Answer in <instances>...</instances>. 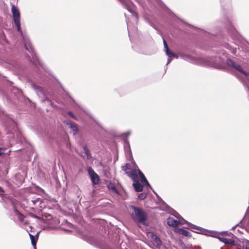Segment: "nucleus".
Instances as JSON below:
<instances>
[{
	"mask_svg": "<svg viewBox=\"0 0 249 249\" xmlns=\"http://www.w3.org/2000/svg\"><path fill=\"white\" fill-rule=\"evenodd\" d=\"M166 223L168 226L175 228V231L177 233H190L185 229H188L195 233H231L227 231L220 232L210 231L192 224L184 219H182V221L178 220L173 217H169L167 219Z\"/></svg>",
	"mask_w": 249,
	"mask_h": 249,
	"instance_id": "obj_1",
	"label": "nucleus"
},
{
	"mask_svg": "<svg viewBox=\"0 0 249 249\" xmlns=\"http://www.w3.org/2000/svg\"><path fill=\"white\" fill-rule=\"evenodd\" d=\"M14 22L15 26L17 28V31L20 33L21 36H22L25 49L27 50L32 55V59L30 61L35 66H36V68L37 69V73L40 78L42 79V81L45 80V78L44 77L45 73L44 72L46 71V67L39 60L36 53L34 49L31 45L29 38L23 34L20 27V20H17L16 19V21H15Z\"/></svg>",
	"mask_w": 249,
	"mask_h": 249,
	"instance_id": "obj_2",
	"label": "nucleus"
},
{
	"mask_svg": "<svg viewBox=\"0 0 249 249\" xmlns=\"http://www.w3.org/2000/svg\"><path fill=\"white\" fill-rule=\"evenodd\" d=\"M5 112L3 110L1 107H0V118L3 119V123L5 126V130L7 134H13L14 132L17 133V137H19V140L22 141V135L19 131L16 132L17 124L14 120L11 118L10 115L5 114Z\"/></svg>",
	"mask_w": 249,
	"mask_h": 249,
	"instance_id": "obj_3",
	"label": "nucleus"
},
{
	"mask_svg": "<svg viewBox=\"0 0 249 249\" xmlns=\"http://www.w3.org/2000/svg\"><path fill=\"white\" fill-rule=\"evenodd\" d=\"M228 6H229V10L227 13H225V15L223 18V22L226 27L227 32L231 39L233 40H238L240 37V36L232 25L231 21L232 16L231 13V0L229 1Z\"/></svg>",
	"mask_w": 249,
	"mask_h": 249,
	"instance_id": "obj_4",
	"label": "nucleus"
},
{
	"mask_svg": "<svg viewBox=\"0 0 249 249\" xmlns=\"http://www.w3.org/2000/svg\"><path fill=\"white\" fill-rule=\"evenodd\" d=\"M205 65L218 69L225 70V60L218 54L211 56L204 59Z\"/></svg>",
	"mask_w": 249,
	"mask_h": 249,
	"instance_id": "obj_5",
	"label": "nucleus"
},
{
	"mask_svg": "<svg viewBox=\"0 0 249 249\" xmlns=\"http://www.w3.org/2000/svg\"><path fill=\"white\" fill-rule=\"evenodd\" d=\"M129 208L133 211L131 216L135 221L143 225H147L146 222L147 219V213L145 211L133 205L129 206Z\"/></svg>",
	"mask_w": 249,
	"mask_h": 249,
	"instance_id": "obj_6",
	"label": "nucleus"
},
{
	"mask_svg": "<svg viewBox=\"0 0 249 249\" xmlns=\"http://www.w3.org/2000/svg\"><path fill=\"white\" fill-rule=\"evenodd\" d=\"M31 84L32 87L36 91V95L39 98H42L41 99L42 102H44L47 101L50 104L52 105V102L48 98V96L51 94V91L45 89L41 86L37 85L33 81L31 82Z\"/></svg>",
	"mask_w": 249,
	"mask_h": 249,
	"instance_id": "obj_7",
	"label": "nucleus"
},
{
	"mask_svg": "<svg viewBox=\"0 0 249 249\" xmlns=\"http://www.w3.org/2000/svg\"><path fill=\"white\" fill-rule=\"evenodd\" d=\"M226 63L229 67L240 72L245 76H248L249 75V72L244 71L239 63L235 62L231 58H227L226 61Z\"/></svg>",
	"mask_w": 249,
	"mask_h": 249,
	"instance_id": "obj_8",
	"label": "nucleus"
},
{
	"mask_svg": "<svg viewBox=\"0 0 249 249\" xmlns=\"http://www.w3.org/2000/svg\"><path fill=\"white\" fill-rule=\"evenodd\" d=\"M27 201L30 206L32 205L31 204V203H32L33 205L38 206L40 208H42L45 206L43 205L44 202L43 199L39 197L37 195L33 197L28 198Z\"/></svg>",
	"mask_w": 249,
	"mask_h": 249,
	"instance_id": "obj_9",
	"label": "nucleus"
},
{
	"mask_svg": "<svg viewBox=\"0 0 249 249\" xmlns=\"http://www.w3.org/2000/svg\"><path fill=\"white\" fill-rule=\"evenodd\" d=\"M213 237L218 239L220 241L223 242L225 244H229L234 246L238 245V239L235 237H232L231 238H225L218 236L217 234L212 235Z\"/></svg>",
	"mask_w": 249,
	"mask_h": 249,
	"instance_id": "obj_10",
	"label": "nucleus"
},
{
	"mask_svg": "<svg viewBox=\"0 0 249 249\" xmlns=\"http://www.w3.org/2000/svg\"><path fill=\"white\" fill-rule=\"evenodd\" d=\"M162 37V39H163V45H164V47L165 50L166 54L169 57L167 63L166 64V65H167L169 63H170L172 61V59L171 58V57L178 58V56L177 54L174 53L170 50V49L168 47V46L166 41L165 40V39H164V38L163 36Z\"/></svg>",
	"mask_w": 249,
	"mask_h": 249,
	"instance_id": "obj_11",
	"label": "nucleus"
},
{
	"mask_svg": "<svg viewBox=\"0 0 249 249\" xmlns=\"http://www.w3.org/2000/svg\"><path fill=\"white\" fill-rule=\"evenodd\" d=\"M130 13H131L137 20L138 19V15L131 9L130 5H134L131 0H118Z\"/></svg>",
	"mask_w": 249,
	"mask_h": 249,
	"instance_id": "obj_12",
	"label": "nucleus"
},
{
	"mask_svg": "<svg viewBox=\"0 0 249 249\" xmlns=\"http://www.w3.org/2000/svg\"><path fill=\"white\" fill-rule=\"evenodd\" d=\"M121 168L122 170L131 178L134 177V175H137L138 169H131L130 167V164L128 163H125L124 165L122 166Z\"/></svg>",
	"mask_w": 249,
	"mask_h": 249,
	"instance_id": "obj_13",
	"label": "nucleus"
},
{
	"mask_svg": "<svg viewBox=\"0 0 249 249\" xmlns=\"http://www.w3.org/2000/svg\"><path fill=\"white\" fill-rule=\"evenodd\" d=\"M134 183L133 186L136 192H140L143 190V186L139 182V178L138 175H135L134 177L131 178Z\"/></svg>",
	"mask_w": 249,
	"mask_h": 249,
	"instance_id": "obj_14",
	"label": "nucleus"
},
{
	"mask_svg": "<svg viewBox=\"0 0 249 249\" xmlns=\"http://www.w3.org/2000/svg\"><path fill=\"white\" fill-rule=\"evenodd\" d=\"M88 173L90 177L92 183L93 184H97L99 181V178L97 174L90 167L88 168Z\"/></svg>",
	"mask_w": 249,
	"mask_h": 249,
	"instance_id": "obj_15",
	"label": "nucleus"
},
{
	"mask_svg": "<svg viewBox=\"0 0 249 249\" xmlns=\"http://www.w3.org/2000/svg\"><path fill=\"white\" fill-rule=\"evenodd\" d=\"M163 202L165 205V208L163 209L164 211H168L172 215L175 216L178 219V220L182 221V219L183 218L179 213H178L175 210L173 209L172 208L169 207L165 202L163 201Z\"/></svg>",
	"mask_w": 249,
	"mask_h": 249,
	"instance_id": "obj_16",
	"label": "nucleus"
},
{
	"mask_svg": "<svg viewBox=\"0 0 249 249\" xmlns=\"http://www.w3.org/2000/svg\"><path fill=\"white\" fill-rule=\"evenodd\" d=\"M64 123L68 125L69 127L72 130L73 135H75L78 133L79 129L77 124L76 123L72 122L70 120H66L64 121Z\"/></svg>",
	"mask_w": 249,
	"mask_h": 249,
	"instance_id": "obj_17",
	"label": "nucleus"
},
{
	"mask_svg": "<svg viewBox=\"0 0 249 249\" xmlns=\"http://www.w3.org/2000/svg\"><path fill=\"white\" fill-rule=\"evenodd\" d=\"M11 12L13 16V20L14 22L16 19L17 20H20V13L18 8L13 4H11Z\"/></svg>",
	"mask_w": 249,
	"mask_h": 249,
	"instance_id": "obj_18",
	"label": "nucleus"
},
{
	"mask_svg": "<svg viewBox=\"0 0 249 249\" xmlns=\"http://www.w3.org/2000/svg\"><path fill=\"white\" fill-rule=\"evenodd\" d=\"M74 228V226L71 223L66 221L64 223L62 224L61 229L65 231L71 232L72 229Z\"/></svg>",
	"mask_w": 249,
	"mask_h": 249,
	"instance_id": "obj_19",
	"label": "nucleus"
},
{
	"mask_svg": "<svg viewBox=\"0 0 249 249\" xmlns=\"http://www.w3.org/2000/svg\"><path fill=\"white\" fill-rule=\"evenodd\" d=\"M139 174L140 178H141V182L143 184V185H146L148 186H149L150 188H151V187L148 181H147L146 178L144 176V174L142 173V172L140 170L138 169L137 171V174Z\"/></svg>",
	"mask_w": 249,
	"mask_h": 249,
	"instance_id": "obj_20",
	"label": "nucleus"
},
{
	"mask_svg": "<svg viewBox=\"0 0 249 249\" xmlns=\"http://www.w3.org/2000/svg\"><path fill=\"white\" fill-rule=\"evenodd\" d=\"M152 243L157 248H160L161 245V241L159 237L157 236V234H152L151 237Z\"/></svg>",
	"mask_w": 249,
	"mask_h": 249,
	"instance_id": "obj_21",
	"label": "nucleus"
},
{
	"mask_svg": "<svg viewBox=\"0 0 249 249\" xmlns=\"http://www.w3.org/2000/svg\"><path fill=\"white\" fill-rule=\"evenodd\" d=\"M83 149L84 151L82 153L81 156L84 158H86L88 160L90 159L91 158V154L87 145H84Z\"/></svg>",
	"mask_w": 249,
	"mask_h": 249,
	"instance_id": "obj_22",
	"label": "nucleus"
},
{
	"mask_svg": "<svg viewBox=\"0 0 249 249\" xmlns=\"http://www.w3.org/2000/svg\"><path fill=\"white\" fill-rule=\"evenodd\" d=\"M31 243L34 249H36V243L38 239L39 234H29Z\"/></svg>",
	"mask_w": 249,
	"mask_h": 249,
	"instance_id": "obj_23",
	"label": "nucleus"
},
{
	"mask_svg": "<svg viewBox=\"0 0 249 249\" xmlns=\"http://www.w3.org/2000/svg\"><path fill=\"white\" fill-rule=\"evenodd\" d=\"M14 213L17 216L18 220L21 222H23L24 221V216L16 208H14Z\"/></svg>",
	"mask_w": 249,
	"mask_h": 249,
	"instance_id": "obj_24",
	"label": "nucleus"
},
{
	"mask_svg": "<svg viewBox=\"0 0 249 249\" xmlns=\"http://www.w3.org/2000/svg\"><path fill=\"white\" fill-rule=\"evenodd\" d=\"M0 196L2 197V198L3 200H4L5 199L8 198L9 201L13 203V200L12 198L10 196L7 197L6 195L4 194V190L0 186Z\"/></svg>",
	"mask_w": 249,
	"mask_h": 249,
	"instance_id": "obj_25",
	"label": "nucleus"
},
{
	"mask_svg": "<svg viewBox=\"0 0 249 249\" xmlns=\"http://www.w3.org/2000/svg\"><path fill=\"white\" fill-rule=\"evenodd\" d=\"M181 57L184 60L188 61L190 63H194L195 61V58L189 55H183L181 56Z\"/></svg>",
	"mask_w": 249,
	"mask_h": 249,
	"instance_id": "obj_26",
	"label": "nucleus"
},
{
	"mask_svg": "<svg viewBox=\"0 0 249 249\" xmlns=\"http://www.w3.org/2000/svg\"><path fill=\"white\" fill-rule=\"evenodd\" d=\"M124 148L126 152L128 153L130 152L131 154V150H130V146L129 143L128 141V140H125L124 141Z\"/></svg>",
	"mask_w": 249,
	"mask_h": 249,
	"instance_id": "obj_27",
	"label": "nucleus"
},
{
	"mask_svg": "<svg viewBox=\"0 0 249 249\" xmlns=\"http://www.w3.org/2000/svg\"><path fill=\"white\" fill-rule=\"evenodd\" d=\"M108 188L110 189L115 191L117 193H118V191L116 188V187L114 183L110 182L108 185Z\"/></svg>",
	"mask_w": 249,
	"mask_h": 249,
	"instance_id": "obj_28",
	"label": "nucleus"
},
{
	"mask_svg": "<svg viewBox=\"0 0 249 249\" xmlns=\"http://www.w3.org/2000/svg\"><path fill=\"white\" fill-rule=\"evenodd\" d=\"M147 195L145 193H142L138 195V198L140 200H143L146 198Z\"/></svg>",
	"mask_w": 249,
	"mask_h": 249,
	"instance_id": "obj_29",
	"label": "nucleus"
},
{
	"mask_svg": "<svg viewBox=\"0 0 249 249\" xmlns=\"http://www.w3.org/2000/svg\"><path fill=\"white\" fill-rule=\"evenodd\" d=\"M67 114L70 116L72 118L74 119L75 120H77L78 119L76 116L73 114V113L71 111H69L67 112Z\"/></svg>",
	"mask_w": 249,
	"mask_h": 249,
	"instance_id": "obj_30",
	"label": "nucleus"
},
{
	"mask_svg": "<svg viewBox=\"0 0 249 249\" xmlns=\"http://www.w3.org/2000/svg\"><path fill=\"white\" fill-rule=\"evenodd\" d=\"M153 192L156 195V196L157 197L158 200L161 202L162 206L163 207L162 209L163 210L165 208V205L163 202V201H164L158 195V194L155 192H154V191L153 190Z\"/></svg>",
	"mask_w": 249,
	"mask_h": 249,
	"instance_id": "obj_31",
	"label": "nucleus"
},
{
	"mask_svg": "<svg viewBox=\"0 0 249 249\" xmlns=\"http://www.w3.org/2000/svg\"><path fill=\"white\" fill-rule=\"evenodd\" d=\"M244 218H249V206L247 209Z\"/></svg>",
	"mask_w": 249,
	"mask_h": 249,
	"instance_id": "obj_32",
	"label": "nucleus"
},
{
	"mask_svg": "<svg viewBox=\"0 0 249 249\" xmlns=\"http://www.w3.org/2000/svg\"><path fill=\"white\" fill-rule=\"evenodd\" d=\"M30 215L32 217L36 218L38 219L39 220H41L40 217H39L38 216H37V215L34 214V213H30Z\"/></svg>",
	"mask_w": 249,
	"mask_h": 249,
	"instance_id": "obj_33",
	"label": "nucleus"
},
{
	"mask_svg": "<svg viewBox=\"0 0 249 249\" xmlns=\"http://www.w3.org/2000/svg\"><path fill=\"white\" fill-rule=\"evenodd\" d=\"M88 234H82V236L81 237L82 238H83L84 240H87V242L90 243H91V242L89 240H87V236L88 235Z\"/></svg>",
	"mask_w": 249,
	"mask_h": 249,
	"instance_id": "obj_34",
	"label": "nucleus"
},
{
	"mask_svg": "<svg viewBox=\"0 0 249 249\" xmlns=\"http://www.w3.org/2000/svg\"><path fill=\"white\" fill-rule=\"evenodd\" d=\"M246 249H249V241H246L245 242Z\"/></svg>",
	"mask_w": 249,
	"mask_h": 249,
	"instance_id": "obj_35",
	"label": "nucleus"
},
{
	"mask_svg": "<svg viewBox=\"0 0 249 249\" xmlns=\"http://www.w3.org/2000/svg\"><path fill=\"white\" fill-rule=\"evenodd\" d=\"M4 153V150L3 148L0 147V156L2 155Z\"/></svg>",
	"mask_w": 249,
	"mask_h": 249,
	"instance_id": "obj_36",
	"label": "nucleus"
},
{
	"mask_svg": "<svg viewBox=\"0 0 249 249\" xmlns=\"http://www.w3.org/2000/svg\"><path fill=\"white\" fill-rule=\"evenodd\" d=\"M238 225H239V224H237L236 225H235L234 226L232 227V228H231V230H234L238 226Z\"/></svg>",
	"mask_w": 249,
	"mask_h": 249,
	"instance_id": "obj_37",
	"label": "nucleus"
},
{
	"mask_svg": "<svg viewBox=\"0 0 249 249\" xmlns=\"http://www.w3.org/2000/svg\"><path fill=\"white\" fill-rule=\"evenodd\" d=\"M245 230L246 231L249 233V226H248Z\"/></svg>",
	"mask_w": 249,
	"mask_h": 249,
	"instance_id": "obj_38",
	"label": "nucleus"
},
{
	"mask_svg": "<svg viewBox=\"0 0 249 249\" xmlns=\"http://www.w3.org/2000/svg\"><path fill=\"white\" fill-rule=\"evenodd\" d=\"M237 231H238V233H241V234L243 233V231H241L240 230L238 229Z\"/></svg>",
	"mask_w": 249,
	"mask_h": 249,
	"instance_id": "obj_39",
	"label": "nucleus"
},
{
	"mask_svg": "<svg viewBox=\"0 0 249 249\" xmlns=\"http://www.w3.org/2000/svg\"><path fill=\"white\" fill-rule=\"evenodd\" d=\"M226 47L228 49H231V47L229 44H226Z\"/></svg>",
	"mask_w": 249,
	"mask_h": 249,
	"instance_id": "obj_40",
	"label": "nucleus"
},
{
	"mask_svg": "<svg viewBox=\"0 0 249 249\" xmlns=\"http://www.w3.org/2000/svg\"><path fill=\"white\" fill-rule=\"evenodd\" d=\"M130 131H127V132H126L125 133V134H126V135H127V136H129V135H130Z\"/></svg>",
	"mask_w": 249,
	"mask_h": 249,
	"instance_id": "obj_41",
	"label": "nucleus"
},
{
	"mask_svg": "<svg viewBox=\"0 0 249 249\" xmlns=\"http://www.w3.org/2000/svg\"><path fill=\"white\" fill-rule=\"evenodd\" d=\"M152 27L156 30H158V28L154 25H152Z\"/></svg>",
	"mask_w": 249,
	"mask_h": 249,
	"instance_id": "obj_42",
	"label": "nucleus"
},
{
	"mask_svg": "<svg viewBox=\"0 0 249 249\" xmlns=\"http://www.w3.org/2000/svg\"><path fill=\"white\" fill-rule=\"evenodd\" d=\"M231 52H232L233 53H235V50H232V51H231Z\"/></svg>",
	"mask_w": 249,
	"mask_h": 249,
	"instance_id": "obj_43",
	"label": "nucleus"
},
{
	"mask_svg": "<svg viewBox=\"0 0 249 249\" xmlns=\"http://www.w3.org/2000/svg\"><path fill=\"white\" fill-rule=\"evenodd\" d=\"M146 233L148 234V233H154L152 232L148 231V232H146Z\"/></svg>",
	"mask_w": 249,
	"mask_h": 249,
	"instance_id": "obj_44",
	"label": "nucleus"
},
{
	"mask_svg": "<svg viewBox=\"0 0 249 249\" xmlns=\"http://www.w3.org/2000/svg\"><path fill=\"white\" fill-rule=\"evenodd\" d=\"M41 232V231H37L36 233L39 234Z\"/></svg>",
	"mask_w": 249,
	"mask_h": 249,
	"instance_id": "obj_45",
	"label": "nucleus"
},
{
	"mask_svg": "<svg viewBox=\"0 0 249 249\" xmlns=\"http://www.w3.org/2000/svg\"><path fill=\"white\" fill-rule=\"evenodd\" d=\"M184 235H186V236H188V235H189V234H184Z\"/></svg>",
	"mask_w": 249,
	"mask_h": 249,
	"instance_id": "obj_46",
	"label": "nucleus"
}]
</instances>
